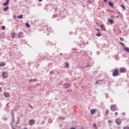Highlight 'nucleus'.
<instances>
[{
    "label": "nucleus",
    "instance_id": "nucleus-13",
    "mask_svg": "<svg viewBox=\"0 0 129 129\" xmlns=\"http://www.w3.org/2000/svg\"><path fill=\"white\" fill-rule=\"evenodd\" d=\"M68 67H69V63L68 62H66L65 63V68H68Z\"/></svg>",
    "mask_w": 129,
    "mask_h": 129
},
{
    "label": "nucleus",
    "instance_id": "nucleus-39",
    "mask_svg": "<svg viewBox=\"0 0 129 129\" xmlns=\"http://www.w3.org/2000/svg\"><path fill=\"white\" fill-rule=\"evenodd\" d=\"M98 83V82H96V84H97Z\"/></svg>",
    "mask_w": 129,
    "mask_h": 129
},
{
    "label": "nucleus",
    "instance_id": "nucleus-45",
    "mask_svg": "<svg viewBox=\"0 0 129 129\" xmlns=\"http://www.w3.org/2000/svg\"><path fill=\"white\" fill-rule=\"evenodd\" d=\"M60 55H62V53H60Z\"/></svg>",
    "mask_w": 129,
    "mask_h": 129
},
{
    "label": "nucleus",
    "instance_id": "nucleus-4",
    "mask_svg": "<svg viewBox=\"0 0 129 129\" xmlns=\"http://www.w3.org/2000/svg\"><path fill=\"white\" fill-rule=\"evenodd\" d=\"M2 76L4 78H8V76H9V75L8 74V73L4 72L2 74Z\"/></svg>",
    "mask_w": 129,
    "mask_h": 129
},
{
    "label": "nucleus",
    "instance_id": "nucleus-33",
    "mask_svg": "<svg viewBox=\"0 0 129 129\" xmlns=\"http://www.w3.org/2000/svg\"><path fill=\"white\" fill-rule=\"evenodd\" d=\"M108 112H109V111L108 110H107V111H106V113L107 114H108Z\"/></svg>",
    "mask_w": 129,
    "mask_h": 129
},
{
    "label": "nucleus",
    "instance_id": "nucleus-37",
    "mask_svg": "<svg viewBox=\"0 0 129 129\" xmlns=\"http://www.w3.org/2000/svg\"><path fill=\"white\" fill-rule=\"evenodd\" d=\"M119 16H118V15L116 16V18H119Z\"/></svg>",
    "mask_w": 129,
    "mask_h": 129
},
{
    "label": "nucleus",
    "instance_id": "nucleus-17",
    "mask_svg": "<svg viewBox=\"0 0 129 129\" xmlns=\"http://www.w3.org/2000/svg\"><path fill=\"white\" fill-rule=\"evenodd\" d=\"M15 37H16V33H12V38H14Z\"/></svg>",
    "mask_w": 129,
    "mask_h": 129
},
{
    "label": "nucleus",
    "instance_id": "nucleus-24",
    "mask_svg": "<svg viewBox=\"0 0 129 129\" xmlns=\"http://www.w3.org/2000/svg\"><path fill=\"white\" fill-rule=\"evenodd\" d=\"M26 26L27 28H30V24L29 23H26Z\"/></svg>",
    "mask_w": 129,
    "mask_h": 129
},
{
    "label": "nucleus",
    "instance_id": "nucleus-30",
    "mask_svg": "<svg viewBox=\"0 0 129 129\" xmlns=\"http://www.w3.org/2000/svg\"><path fill=\"white\" fill-rule=\"evenodd\" d=\"M123 129H129V127L125 126L123 127Z\"/></svg>",
    "mask_w": 129,
    "mask_h": 129
},
{
    "label": "nucleus",
    "instance_id": "nucleus-46",
    "mask_svg": "<svg viewBox=\"0 0 129 129\" xmlns=\"http://www.w3.org/2000/svg\"><path fill=\"white\" fill-rule=\"evenodd\" d=\"M126 2L127 1V0H125Z\"/></svg>",
    "mask_w": 129,
    "mask_h": 129
},
{
    "label": "nucleus",
    "instance_id": "nucleus-7",
    "mask_svg": "<svg viewBox=\"0 0 129 129\" xmlns=\"http://www.w3.org/2000/svg\"><path fill=\"white\" fill-rule=\"evenodd\" d=\"M29 124H30V125H33V124H34V123H35V120L34 119H31L29 121Z\"/></svg>",
    "mask_w": 129,
    "mask_h": 129
},
{
    "label": "nucleus",
    "instance_id": "nucleus-11",
    "mask_svg": "<svg viewBox=\"0 0 129 129\" xmlns=\"http://www.w3.org/2000/svg\"><path fill=\"white\" fill-rule=\"evenodd\" d=\"M124 51H126V52H127V53H129V48H128L127 47H124Z\"/></svg>",
    "mask_w": 129,
    "mask_h": 129
},
{
    "label": "nucleus",
    "instance_id": "nucleus-20",
    "mask_svg": "<svg viewBox=\"0 0 129 129\" xmlns=\"http://www.w3.org/2000/svg\"><path fill=\"white\" fill-rule=\"evenodd\" d=\"M7 10H9V7H7L6 8L3 9L4 12H6Z\"/></svg>",
    "mask_w": 129,
    "mask_h": 129
},
{
    "label": "nucleus",
    "instance_id": "nucleus-2",
    "mask_svg": "<svg viewBox=\"0 0 129 129\" xmlns=\"http://www.w3.org/2000/svg\"><path fill=\"white\" fill-rule=\"evenodd\" d=\"M110 109L112 111H115L117 110V107L116 105H111L110 106Z\"/></svg>",
    "mask_w": 129,
    "mask_h": 129
},
{
    "label": "nucleus",
    "instance_id": "nucleus-32",
    "mask_svg": "<svg viewBox=\"0 0 129 129\" xmlns=\"http://www.w3.org/2000/svg\"><path fill=\"white\" fill-rule=\"evenodd\" d=\"M115 114L116 115H117L118 114V113L117 112H116L115 113Z\"/></svg>",
    "mask_w": 129,
    "mask_h": 129
},
{
    "label": "nucleus",
    "instance_id": "nucleus-12",
    "mask_svg": "<svg viewBox=\"0 0 129 129\" xmlns=\"http://www.w3.org/2000/svg\"><path fill=\"white\" fill-rule=\"evenodd\" d=\"M100 28H101L102 31H105V28H104V25H102L100 26Z\"/></svg>",
    "mask_w": 129,
    "mask_h": 129
},
{
    "label": "nucleus",
    "instance_id": "nucleus-40",
    "mask_svg": "<svg viewBox=\"0 0 129 129\" xmlns=\"http://www.w3.org/2000/svg\"><path fill=\"white\" fill-rule=\"evenodd\" d=\"M39 2H42V0H38Z\"/></svg>",
    "mask_w": 129,
    "mask_h": 129
},
{
    "label": "nucleus",
    "instance_id": "nucleus-28",
    "mask_svg": "<svg viewBox=\"0 0 129 129\" xmlns=\"http://www.w3.org/2000/svg\"><path fill=\"white\" fill-rule=\"evenodd\" d=\"M108 123H111V122H112V121L111 120H109L108 121Z\"/></svg>",
    "mask_w": 129,
    "mask_h": 129
},
{
    "label": "nucleus",
    "instance_id": "nucleus-44",
    "mask_svg": "<svg viewBox=\"0 0 129 129\" xmlns=\"http://www.w3.org/2000/svg\"><path fill=\"white\" fill-rule=\"evenodd\" d=\"M18 120H20V118H18Z\"/></svg>",
    "mask_w": 129,
    "mask_h": 129
},
{
    "label": "nucleus",
    "instance_id": "nucleus-1",
    "mask_svg": "<svg viewBox=\"0 0 129 129\" xmlns=\"http://www.w3.org/2000/svg\"><path fill=\"white\" fill-rule=\"evenodd\" d=\"M118 70L117 69H115L112 73V75L114 77H115L116 76H118Z\"/></svg>",
    "mask_w": 129,
    "mask_h": 129
},
{
    "label": "nucleus",
    "instance_id": "nucleus-15",
    "mask_svg": "<svg viewBox=\"0 0 129 129\" xmlns=\"http://www.w3.org/2000/svg\"><path fill=\"white\" fill-rule=\"evenodd\" d=\"M96 36H97V37H101V33L100 32H99V33H98L97 34H96Z\"/></svg>",
    "mask_w": 129,
    "mask_h": 129
},
{
    "label": "nucleus",
    "instance_id": "nucleus-25",
    "mask_svg": "<svg viewBox=\"0 0 129 129\" xmlns=\"http://www.w3.org/2000/svg\"><path fill=\"white\" fill-rule=\"evenodd\" d=\"M121 7L122 8V9H123V10H125V7L123 6V5H121Z\"/></svg>",
    "mask_w": 129,
    "mask_h": 129
},
{
    "label": "nucleus",
    "instance_id": "nucleus-27",
    "mask_svg": "<svg viewBox=\"0 0 129 129\" xmlns=\"http://www.w3.org/2000/svg\"><path fill=\"white\" fill-rule=\"evenodd\" d=\"M120 41H124V39L122 37L120 38Z\"/></svg>",
    "mask_w": 129,
    "mask_h": 129
},
{
    "label": "nucleus",
    "instance_id": "nucleus-34",
    "mask_svg": "<svg viewBox=\"0 0 129 129\" xmlns=\"http://www.w3.org/2000/svg\"><path fill=\"white\" fill-rule=\"evenodd\" d=\"M96 30L97 31H98V32H99V31H100V29H96Z\"/></svg>",
    "mask_w": 129,
    "mask_h": 129
},
{
    "label": "nucleus",
    "instance_id": "nucleus-22",
    "mask_svg": "<svg viewBox=\"0 0 129 129\" xmlns=\"http://www.w3.org/2000/svg\"><path fill=\"white\" fill-rule=\"evenodd\" d=\"M12 121L13 122H15V115H13L12 116Z\"/></svg>",
    "mask_w": 129,
    "mask_h": 129
},
{
    "label": "nucleus",
    "instance_id": "nucleus-43",
    "mask_svg": "<svg viewBox=\"0 0 129 129\" xmlns=\"http://www.w3.org/2000/svg\"><path fill=\"white\" fill-rule=\"evenodd\" d=\"M111 18H113V16H111Z\"/></svg>",
    "mask_w": 129,
    "mask_h": 129
},
{
    "label": "nucleus",
    "instance_id": "nucleus-19",
    "mask_svg": "<svg viewBox=\"0 0 129 129\" xmlns=\"http://www.w3.org/2000/svg\"><path fill=\"white\" fill-rule=\"evenodd\" d=\"M32 81H33V82H35L37 81V79H33V80H29V82H32Z\"/></svg>",
    "mask_w": 129,
    "mask_h": 129
},
{
    "label": "nucleus",
    "instance_id": "nucleus-10",
    "mask_svg": "<svg viewBox=\"0 0 129 129\" xmlns=\"http://www.w3.org/2000/svg\"><path fill=\"white\" fill-rule=\"evenodd\" d=\"M4 96H5V97H10V93H4Z\"/></svg>",
    "mask_w": 129,
    "mask_h": 129
},
{
    "label": "nucleus",
    "instance_id": "nucleus-6",
    "mask_svg": "<svg viewBox=\"0 0 129 129\" xmlns=\"http://www.w3.org/2000/svg\"><path fill=\"white\" fill-rule=\"evenodd\" d=\"M71 86V85L69 84H63V88H69Z\"/></svg>",
    "mask_w": 129,
    "mask_h": 129
},
{
    "label": "nucleus",
    "instance_id": "nucleus-42",
    "mask_svg": "<svg viewBox=\"0 0 129 129\" xmlns=\"http://www.w3.org/2000/svg\"><path fill=\"white\" fill-rule=\"evenodd\" d=\"M103 80H99L98 81H103Z\"/></svg>",
    "mask_w": 129,
    "mask_h": 129
},
{
    "label": "nucleus",
    "instance_id": "nucleus-18",
    "mask_svg": "<svg viewBox=\"0 0 129 129\" xmlns=\"http://www.w3.org/2000/svg\"><path fill=\"white\" fill-rule=\"evenodd\" d=\"M109 5L111 8H113V4L111 3V2H109Z\"/></svg>",
    "mask_w": 129,
    "mask_h": 129
},
{
    "label": "nucleus",
    "instance_id": "nucleus-31",
    "mask_svg": "<svg viewBox=\"0 0 129 129\" xmlns=\"http://www.w3.org/2000/svg\"><path fill=\"white\" fill-rule=\"evenodd\" d=\"M86 67H87V68L91 67V66L89 64H87V66H86Z\"/></svg>",
    "mask_w": 129,
    "mask_h": 129
},
{
    "label": "nucleus",
    "instance_id": "nucleus-21",
    "mask_svg": "<svg viewBox=\"0 0 129 129\" xmlns=\"http://www.w3.org/2000/svg\"><path fill=\"white\" fill-rule=\"evenodd\" d=\"M18 19H23V15H19L17 17Z\"/></svg>",
    "mask_w": 129,
    "mask_h": 129
},
{
    "label": "nucleus",
    "instance_id": "nucleus-36",
    "mask_svg": "<svg viewBox=\"0 0 129 129\" xmlns=\"http://www.w3.org/2000/svg\"><path fill=\"white\" fill-rule=\"evenodd\" d=\"M104 2L106 3V2H107V0H104Z\"/></svg>",
    "mask_w": 129,
    "mask_h": 129
},
{
    "label": "nucleus",
    "instance_id": "nucleus-9",
    "mask_svg": "<svg viewBox=\"0 0 129 129\" xmlns=\"http://www.w3.org/2000/svg\"><path fill=\"white\" fill-rule=\"evenodd\" d=\"M9 3H10V0H7V2L3 4V6H4V7H7L8 5H9Z\"/></svg>",
    "mask_w": 129,
    "mask_h": 129
},
{
    "label": "nucleus",
    "instance_id": "nucleus-14",
    "mask_svg": "<svg viewBox=\"0 0 129 129\" xmlns=\"http://www.w3.org/2000/svg\"><path fill=\"white\" fill-rule=\"evenodd\" d=\"M108 21L111 24H113V21L111 19H108Z\"/></svg>",
    "mask_w": 129,
    "mask_h": 129
},
{
    "label": "nucleus",
    "instance_id": "nucleus-8",
    "mask_svg": "<svg viewBox=\"0 0 129 129\" xmlns=\"http://www.w3.org/2000/svg\"><path fill=\"white\" fill-rule=\"evenodd\" d=\"M96 112V110L95 109H91V114H92V115H93V114H95Z\"/></svg>",
    "mask_w": 129,
    "mask_h": 129
},
{
    "label": "nucleus",
    "instance_id": "nucleus-47",
    "mask_svg": "<svg viewBox=\"0 0 129 129\" xmlns=\"http://www.w3.org/2000/svg\"><path fill=\"white\" fill-rule=\"evenodd\" d=\"M0 90H1V87H0Z\"/></svg>",
    "mask_w": 129,
    "mask_h": 129
},
{
    "label": "nucleus",
    "instance_id": "nucleus-38",
    "mask_svg": "<svg viewBox=\"0 0 129 129\" xmlns=\"http://www.w3.org/2000/svg\"><path fill=\"white\" fill-rule=\"evenodd\" d=\"M70 129H76V128L74 127H71Z\"/></svg>",
    "mask_w": 129,
    "mask_h": 129
},
{
    "label": "nucleus",
    "instance_id": "nucleus-29",
    "mask_svg": "<svg viewBox=\"0 0 129 129\" xmlns=\"http://www.w3.org/2000/svg\"><path fill=\"white\" fill-rule=\"evenodd\" d=\"M2 30H6V27L4 26H2Z\"/></svg>",
    "mask_w": 129,
    "mask_h": 129
},
{
    "label": "nucleus",
    "instance_id": "nucleus-26",
    "mask_svg": "<svg viewBox=\"0 0 129 129\" xmlns=\"http://www.w3.org/2000/svg\"><path fill=\"white\" fill-rule=\"evenodd\" d=\"M119 44H120V45H121L123 47H124V44H123V43H122V42H120Z\"/></svg>",
    "mask_w": 129,
    "mask_h": 129
},
{
    "label": "nucleus",
    "instance_id": "nucleus-23",
    "mask_svg": "<svg viewBox=\"0 0 129 129\" xmlns=\"http://www.w3.org/2000/svg\"><path fill=\"white\" fill-rule=\"evenodd\" d=\"M93 126L95 129H98L97 126H96V124L94 123Z\"/></svg>",
    "mask_w": 129,
    "mask_h": 129
},
{
    "label": "nucleus",
    "instance_id": "nucleus-41",
    "mask_svg": "<svg viewBox=\"0 0 129 129\" xmlns=\"http://www.w3.org/2000/svg\"><path fill=\"white\" fill-rule=\"evenodd\" d=\"M30 107H31V108H33V107H31V105H30Z\"/></svg>",
    "mask_w": 129,
    "mask_h": 129
},
{
    "label": "nucleus",
    "instance_id": "nucleus-5",
    "mask_svg": "<svg viewBox=\"0 0 129 129\" xmlns=\"http://www.w3.org/2000/svg\"><path fill=\"white\" fill-rule=\"evenodd\" d=\"M116 123H117V124H120V123H121V120L118 118L116 119Z\"/></svg>",
    "mask_w": 129,
    "mask_h": 129
},
{
    "label": "nucleus",
    "instance_id": "nucleus-3",
    "mask_svg": "<svg viewBox=\"0 0 129 129\" xmlns=\"http://www.w3.org/2000/svg\"><path fill=\"white\" fill-rule=\"evenodd\" d=\"M120 72L121 73H125V72H126V69L125 68H121L120 69Z\"/></svg>",
    "mask_w": 129,
    "mask_h": 129
},
{
    "label": "nucleus",
    "instance_id": "nucleus-35",
    "mask_svg": "<svg viewBox=\"0 0 129 129\" xmlns=\"http://www.w3.org/2000/svg\"><path fill=\"white\" fill-rule=\"evenodd\" d=\"M21 34H22V33H19V35H18L19 38H20V35H21Z\"/></svg>",
    "mask_w": 129,
    "mask_h": 129
},
{
    "label": "nucleus",
    "instance_id": "nucleus-16",
    "mask_svg": "<svg viewBox=\"0 0 129 129\" xmlns=\"http://www.w3.org/2000/svg\"><path fill=\"white\" fill-rule=\"evenodd\" d=\"M6 65V62H3L0 63L1 67H3V66H5Z\"/></svg>",
    "mask_w": 129,
    "mask_h": 129
}]
</instances>
